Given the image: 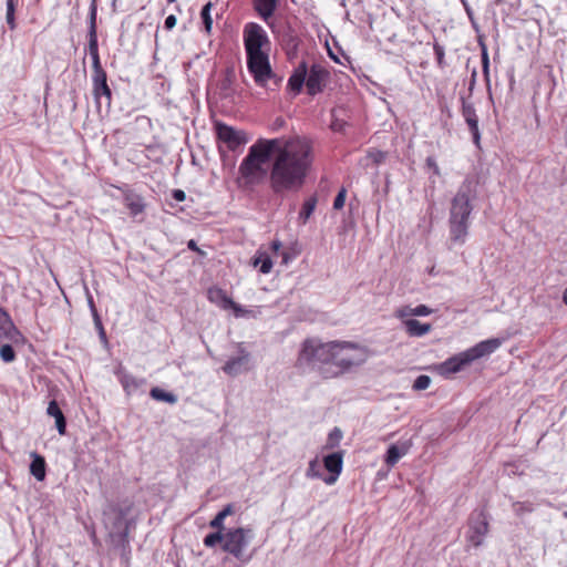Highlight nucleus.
Returning a JSON list of instances; mask_svg holds the SVG:
<instances>
[{"mask_svg": "<svg viewBox=\"0 0 567 567\" xmlns=\"http://www.w3.org/2000/svg\"><path fill=\"white\" fill-rule=\"evenodd\" d=\"M313 163V143L306 136L260 137L248 148L238 173L246 186L259 184L268 173L269 188L284 196L303 187Z\"/></svg>", "mask_w": 567, "mask_h": 567, "instance_id": "1", "label": "nucleus"}, {"mask_svg": "<svg viewBox=\"0 0 567 567\" xmlns=\"http://www.w3.org/2000/svg\"><path fill=\"white\" fill-rule=\"evenodd\" d=\"M368 359V349L351 341L322 342L318 338L302 341L296 368L301 373L316 372L322 379H336L352 368L363 364Z\"/></svg>", "mask_w": 567, "mask_h": 567, "instance_id": "2", "label": "nucleus"}, {"mask_svg": "<svg viewBox=\"0 0 567 567\" xmlns=\"http://www.w3.org/2000/svg\"><path fill=\"white\" fill-rule=\"evenodd\" d=\"M243 42L247 69L256 84L264 87L268 80L276 76L269 62L270 39L259 23L247 22L243 29Z\"/></svg>", "mask_w": 567, "mask_h": 567, "instance_id": "3", "label": "nucleus"}, {"mask_svg": "<svg viewBox=\"0 0 567 567\" xmlns=\"http://www.w3.org/2000/svg\"><path fill=\"white\" fill-rule=\"evenodd\" d=\"M132 509L133 502L126 498L118 503H109L103 511V520L110 543L125 560H128L131 555L130 532L136 525L135 519L128 518Z\"/></svg>", "mask_w": 567, "mask_h": 567, "instance_id": "4", "label": "nucleus"}, {"mask_svg": "<svg viewBox=\"0 0 567 567\" xmlns=\"http://www.w3.org/2000/svg\"><path fill=\"white\" fill-rule=\"evenodd\" d=\"M473 181L467 178L460 187L457 194L452 200L450 214L451 239L456 243H463L467 235L468 217L472 212L470 194L472 192Z\"/></svg>", "mask_w": 567, "mask_h": 567, "instance_id": "5", "label": "nucleus"}, {"mask_svg": "<svg viewBox=\"0 0 567 567\" xmlns=\"http://www.w3.org/2000/svg\"><path fill=\"white\" fill-rule=\"evenodd\" d=\"M496 349V339L482 341L474 347L460 352L437 365V371L443 377L457 373L470 365L474 360L492 353Z\"/></svg>", "mask_w": 567, "mask_h": 567, "instance_id": "6", "label": "nucleus"}, {"mask_svg": "<svg viewBox=\"0 0 567 567\" xmlns=\"http://www.w3.org/2000/svg\"><path fill=\"white\" fill-rule=\"evenodd\" d=\"M254 536L251 528L236 527L228 528L225 532V542L221 545V549L225 553L234 556L241 563H248L251 558L250 555H245V549L249 545Z\"/></svg>", "mask_w": 567, "mask_h": 567, "instance_id": "7", "label": "nucleus"}, {"mask_svg": "<svg viewBox=\"0 0 567 567\" xmlns=\"http://www.w3.org/2000/svg\"><path fill=\"white\" fill-rule=\"evenodd\" d=\"M215 132L217 140L224 143L230 152H236L248 142L244 131H237L235 127L223 122L215 123Z\"/></svg>", "mask_w": 567, "mask_h": 567, "instance_id": "8", "label": "nucleus"}, {"mask_svg": "<svg viewBox=\"0 0 567 567\" xmlns=\"http://www.w3.org/2000/svg\"><path fill=\"white\" fill-rule=\"evenodd\" d=\"M329 78L330 72L324 66L317 63L312 64L310 69H308L307 73V93L311 96H316L317 94L323 92Z\"/></svg>", "mask_w": 567, "mask_h": 567, "instance_id": "9", "label": "nucleus"}, {"mask_svg": "<svg viewBox=\"0 0 567 567\" xmlns=\"http://www.w3.org/2000/svg\"><path fill=\"white\" fill-rule=\"evenodd\" d=\"M92 86L96 107L101 109L104 101L106 110H110L112 104V91L107 84V74L105 71L92 73Z\"/></svg>", "mask_w": 567, "mask_h": 567, "instance_id": "10", "label": "nucleus"}, {"mask_svg": "<svg viewBox=\"0 0 567 567\" xmlns=\"http://www.w3.org/2000/svg\"><path fill=\"white\" fill-rule=\"evenodd\" d=\"M462 102V116L468 127V131L472 134L473 143L477 148H481V133L478 128V117L476 114V111L474 109V105L467 101L465 96H461Z\"/></svg>", "mask_w": 567, "mask_h": 567, "instance_id": "11", "label": "nucleus"}, {"mask_svg": "<svg viewBox=\"0 0 567 567\" xmlns=\"http://www.w3.org/2000/svg\"><path fill=\"white\" fill-rule=\"evenodd\" d=\"M487 529L488 524L485 514L483 512H474L468 520V540L474 546L481 545Z\"/></svg>", "mask_w": 567, "mask_h": 567, "instance_id": "12", "label": "nucleus"}, {"mask_svg": "<svg viewBox=\"0 0 567 567\" xmlns=\"http://www.w3.org/2000/svg\"><path fill=\"white\" fill-rule=\"evenodd\" d=\"M323 466L330 473L328 476L322 477L323 482L332 485L338 480L343 467V452H334L323 457Z\"/></svg>", "mask_w": 567, "mask_h": 567, "instance_id": "13", "label": "nucleus"}, {"mask_svg": "<svg viewBox=\"0 0 567 567\" xmlns=\"http://www.w3.org/2000/svg\"><path fill=\"white\" fill-rule=\"evenodd\" d=\"M249 359V352L245 349H240L239 355L228 359L221 369L226 374L236 377L248 370Z\"/></svg>", "mask_w": 567, "mask_h": 567, "instance_id": "14", "label": "nucleus"}, {"mask_svg": "<svg viewBox=\"0 0 567 567\" xmlns=\"http://www.w3.org/2000/svg\"><path fill=\"white\" fill-rule=\"evenodd\" d=\"M412 447V442L410 440L401 441L395 444H391L385 453L384 462L389 467H393L399 460L408 454L410 449Z\"/></svg>", "mask_w": 567, "mask_h": 567, "instance_id": "15", "label": "nucleus"}, {"mask_svg": "<svg viewBox=\"0 0 567 567\" xmlns=\"http://www.w3.org/2000/svg\"><path fill=\"white\" fill-rule=\"evenodd\" d=\"M308 73V64L306 61H301L298 66L293 70L292 74L288 79V87L295 93L299 94L306 84Z\"/></svg>", "mask_w": 567, "mask_h": 567, "instance_id": "16", "label": "nucleus"}, {"mask_svg": "<svg viewBox=\"0 0 567 567\" xmlns=\"http://www.w3.org/2000/svg\"><path fill=\"white\" fill-rule=\"evenodd\" d=\"M279 0H252V8L268 25L269 20L272 18L277 10Z\"/></svg>", "mask_w": 567, "mask_h": 567, "instance_id": "17", "label": "nucleus"}, {"mask_svg": "<svg viewBox=\"0 0 567 567\" xmlns=\"http://www.w3.org/2000/svg\"><path fill=\"white\" fill-rule=\"evenodd\" d=\"M207 298L210 302L224 310H228L230 307L235 306V301L227 295V292L218 287L209 288L207 291Z\"/></svg>", "mask_w": 567, "mask_h": 567, "instance_id": "18", "label": "nucleus"}, {"mask_svg": "<svg viewBox=\"0 0 567 567\" xmlns=\"http://www.w3.org/2000/svg\"><path fill=\"white\" fill-rule=\"evenodd\" d=\"M48 415L55 419V426L60 435H64L66 432V420L55 400L50 401L48 409Z\"/></svg>", "mask_w": 567, "mask_h": 567, "instance_id": "19", "label": "nucleus"}, {"mask_svg": "<svg viewBox=\"0 0 567 567\" xmlns=\"http://www.w3.org/2000/svg\"><path fill=\"white\" fill-rule=\"evenodd\" d=\"M403 326L410 337H423L432 330L430 323H422L416 319H406L403 321Z\"/></svg>", "mask_w": 567, "mask_h": 567, "instance_id": "20", "label": "nucleus"}, {"mask_svg": "<svg viewBox=\"0 0 567 567\" xmlns=\"http://www.w3.org/2000/svg\"><path fill=\"white\" fill-rule=\"evenodd\" d=\"M30 456L32 458L30 464V473L37 478V481H44L47 475L45 458L37 452H32Z\"/></svg>", "mask_w": 567, "mask_h": 567, "instance_id": "21", "label": "nucleus"}, {"mask_svg": "<svg viewBox=\"0 0 567 567\" xmlns=\"http://www.w3.org/2000/svg\"><path fill=\"white\" fill-rule=\"evenodd\" d=\"M116 374L127 395L134 393L144 383L143 379H137L125 371H118Z\"/></svg>", "mask_w": 567, "mask_h": 567, "instance_id": "22", "label": "nucleus"}, {"mask_svg": "<svg viewBox=\"0 0 567 567\" xmlns=\"http://www.w3.org/2000/svg\"><path fill=\"white\" fill-rule=\"evenodd\" d=\"M124 203L132 216H137L145 209L143 197L133 192H127L124 194Z\"/></svg>", "mask_w": 567, "mask_h": 567, "instance_id": "23", "label": "nucleus"}, {"mask_svg": "<svg viewBox=\"0 0 567 567\" xmlns=\"http://www.w3.org/2000/svg\"><path fill=\"white\" fill-rule=\"evenodd\" d=\"M388 153L384 151L370 148L363 158L360 159V165L364 168L369 166H379L385 162Z\"/></svg>", "mask_w": 567, "mask_h": 567, "instance_id": "24", "label": "nucleus"}, {"mask_svg": "<svg viewBox=\"0 0 567 567\" xmlns=\"http://www.w3.org/2000/svg\"><path fill=\"white\" fill-rule=\"evenodd\" d=\"M21 338V332L17 329L11 319H9L8 321L0 326V342H18Z\"/></svg>", "mask_w": 567, "mask_h": 567, "instance_id": "25", "label": "nucleus"}, {"mask_svg": "<svg viewBox=\"0 0 567 567\" xmlns=\"http://www.w3.org/2000/svg\"><path fill=\"white\" fill-rule=\"evenodd\" d=\"M89 39V45H87V50H89V54L91 56V60H92V69H93V72H101V71H105L101 64V60H100V53H99V42H97V37H87Z\"/></svg>", "mask_w": 567, "mask_h": 567, "instance_id": "26", "label": "nucleus"}, {"mask_svg": "<svg viewBox=\"0 0 567 567\" xmlns=\"http://www.w3.org/2000/svg\"><path fill=\"white\" fill-rule=\"evenodd\" d=\"M318 199L315 195L308 197L301 207V210L298 215V221L301 225H306L310 216L313 214L316 206H317Z\"/></svg>", "mask_w": 567, "mask_h": 567, "instance_id": "27", "label": "nucleus"}, {"mask_svg": "<svg viewBox=\"0 0 567 567\" xmlns=\"http://www.w3.org/2000/svg\"><path fill=\"white\" fill-rule=\"evenodd\" d=\"M234 513H235V506L233 504H227L209 522V527L213 529H225V524H224L225 518L229 515H233Z\"/></svg>", "mask_w": 567, "mask_h": 567, "instance_id": "28", "label": "nucleus"}, {"mask_svg": "<svg viewBox=\"0 0 567 567\" xmlns=\"http://www.w3.org/2000/svg\"><path fill=\"white\" fill-rule=\"evenodd\" d=\"M254 266H259V271L266 275L269 274L272 269V260L267 252L258 251L254 258Z\"/></svg>", "mask_w": 567, "mask_h": 567, "instance_id": "29", "label": "nucleus"}, {"mask_svg": "<svg viewBox=\"0 0 567 567\" xmlns=\"http://www.w3.org/2000/svg\"><path fill=\"white\" fill-rule=\"evenodd\" d=\"M150 395L152 399L156 401H162L169 404H175L177 402V396L174 393L167 392L158 386L152 388L150 391Z\"/></svg>", "mask_w": 567, "mask_h": 567, "instance_id": "30", "label": "nucleus"}, {"mask_svg": "<svg viewBox=\"0 0 567 567\" xmlns=\"http://www.w3.org/2000/svg\"><path fill=\"white\" fill-rule=\"evenodd\" d=\"M225 529H215L214 533L207 534L204 539L203 544L207 548H214L217 544H221L225 542Z\"/></svg>", "mask_w": 567, "mask_h": 567, "instance_id": "31", "label": "nucleus"}, {"mask_svg": "<svg viewBox=\"0 0 567 567\" xmlns=\"http://www.w3.org/2000/svg\"><path fill=\"white\" fill-rule=\"evenodd\" d=\"M20 0H6V21L10 30H14L17 28L16 23V10L19 6Z\"/></svg>", "mask_w": 567, "mask_h": 567, "instance_id": "32", "label": "nucleus"}, {"mask_svg": "<svg viewBox=\"0 0 567 567\" xmlns=\"http://www.w3.org/2000/svg\"><path fill=\"white\" fill-rule=\"evenodd\" d=\"M96 16H97V4L96 0H92V3L90 6V13H89V30H87V37H97L96 31Z\"/></svg>", "mask_w": 567, "mask_h": 567, "instance_id": "33", "label": "nucleus"}, {"mask_svg": "<svg viewBox=\"0 0 567 567\" xmlns=\"http://www.w3.org/2000/svg\"><path fill=\"white\" fill-rule=\"evenodd\" d=\"M212 7H213V3L212 2H207L202 8V11H200V18H202V21H203V24H204V29H205V31L208 34L210 33L212 27H213V19H212V16H210Z\"/></svg>", "mask_w": 567, "mask_h": 567, "instance_id": "34", "label": "nucleus"}, {"mask_svg": "<svg viewBox=\"0 0 567 567\" xmlns=\"http://www.w3.org/2000/svg\"><path fill=\"white\" fill-rule=\"evenodd\" d=\"M526 465L523 462H513L504 464V474L512 475H523L525 473Z\"/></svg>", "mask_w": 567, "mask_h": 567, "instance_id": "35", "label": "nucleus"}, {"mask_svg": "<svg viewBox=\"0 0 567 567\" xmlns=\"http://www.w3.org/2000/svg\"><path fill=\"white\" fill-rule=\"evenodd\" d=\"M433 51L436 60V64L440 69H445L447 66V62L445 60V49L439 42L433 43Z\"/></svg>", "mask_w": 567, "mask_h": 567, "instance_id": "36", "label": "nucleus"}, {"mask_svg": "<svg viewBox=\"0 0 567 567\" xmlns=\"http://www.w3.org/2000/svg\"><path fill=\"white\" fill-rule=\"evenodd\" d=\"M482 68H483V73H484V76L487 81V89H488V95H489V100L493 102V94H492V91H491V85H489V72H488V68H489V61H488V54L486 52V49L485 47H483L482 49Z\"/></svg>", "mask_w": 567, "mask_h": 567, "instance_id": "37", "label": "nucleus"}, {"mask_svg": "<svg viewBox=\"0 0 567 567\" xmlns=\"http://www.w3.org/2000/svg\"><path fill=\"white\" fill-rule=\"evenodd\" d=\"M0 358L6 363L14 361L16 352L11 344L6 343L0 347Z\"/></svg>", "mask_w": 567, "mask_h": 567, "instance_id": "38", "label": "nucleus"}, {"mask_svg": "<svg viewBox=\"0 0 567 567\" xmlns=\"http://www.w3.org/2000/svg\"><path fill=\"white\" fill-rule=\"evenodd\" d=\"M342 439V432L339 427H334L328 435L327 449H333L337 445H339L340 441Z\"/></svg>", "mask_w": 567, "mask_h": 567, "instance_id": "39", "label": "nucleus"}, {"mask_svg": "<svg viewBox=\"0 0 567 567\" xmlns=\"http://www.w3.org/2000/svg\"><path fill=\"white\" fill-rule=\"evenodd\" d=\"M431 384V378L425 374L419 375L413 383V390L422 391L426 390Z\"/></svg>", "mask_w": 567, "mask_h": 567, "instance_id": "40", "label": "nucleus"}, {"mask_svg": "<svg viewBox=\"0 0 567 567\" xmlns=\"http://www.w3.org/2000/svg\"><path fill=\"white\" fill-rule=\"evenodd\" d=\"M346 197H347V190L344 187H342L333 200V208L336 210H339L344 206Z\"/></svg>", "mask_w": 567, "mask_h": 567, "instance_id": "41", "label": "nucleus"}, {"mask_svg": "<svg viewBox=\"0 0 567 567\" xmlns=\"http://www.w3.org/2000/svg\"><path fill=\"white\" fill-rule=\"evenodd\" d=\"M513 508L517 515H523L524 513H530L534 509L533 505L530 503H520V502L514 503Z\"/></svg>", "mask_w": 567, "mask_h": 567, "instance_id": "42", "label": "nucleus"}, {"mask_svg": "<svg viewBox=\"0 0 567 567\" xmlns=\"http://www.w3.org/2000/svg\"><path fill=\"white\" fill-rule=\"evenodd\" d=\"M414 316V308L404 306L395 310V317L403 319L405 317Z\"/></svg>", "mask_w": 567, "mask_h": 567, "instance_id": "43", "label": "nucleus"}, {"mask_svg": "<svg viewBox=\"0 0 567 567\" xmlns=\"http://www.w3.org/2000/svg\"><path fill=\"white\" fill-rule=\"evenodd\" d=\"M425 165L429 169H432L433 174L439 176L440 175V167L435 161V158L433 156H429L426 159H425Z\"/></svg>", "mask_w": 567, "mask_h": 567, "instance_id": "44", "label": "nucleus"}, {"mask_svg": "<svg viewBox=\"0 0 567 567\" xmlns=\"http://www.w3.org/2000/svg\"><path fill=\"white\" fill-rule=\"evenodd\" d=\"M432 312H433V310L425 305H419V306L414 307V316H416V317L429 316Z\"/></svg>", "mask_w": 567, "mask_h": 567, "instance_id": "45", "label": "nucleus"}, {"mask_svg": "<svg viewBox=\"0 0 567 567\" xmlns=\"http://www.w3.org/2000/svg\"><path fill=\"white\" fill-rule=\"evenodd\" d=\"M93 320H94L95 328H96V329H97V331H99L100 338H101L103 341H106V332H105V330H104V327H103V323H102L101 317H100V316H95V318H93Z\"/></svg>", "mask_w": 567, "mask_h": 567, "instance_id": "46", "label": "nucleus"}, {"mask_svg": "<svg viewBox=\"0 0 567 567\" xmlns=\"http://www.w3.org/2000/svg\"><path fill=\"white\" fill-rule=\"evenodd\" d=\"M176 17L174 14L168 16L165 19L164 27L166 30H172L176 25Z\"/></svg>", "mask_w": 567, "mask_h": 567, "instance_id": "47", "label": "nucleus"}, {"mask_svg": "<svg viewBox=\"0 0 567 567\" xmlns=\"http://www.w3.org/2000/svg\"><path fill=\"white\" fill-rule=\"evenodd\" d=\"M87 303L92 313V317L95 318V316H100L97 312V309L95 307L94 300L92 295L87 291Z\"/></svg>", "mask_w": 567, "mask_h": 567, "instance_id": "48", "label": "nucleus"}, {"mask_svg": "<svg viewBox=\"0 0 567 567\" xmlns=\"http://www.w3.org/2000/svg\"><path fill=\"white\" fill-rule=\"evenodd\" d=\"M231 310H234V313L237 318L245 317L247 315V310L244 309L240 305L235 302V306L230 307Z\"/></svg>", "mask_w": 567, "mask_h": 567, "instance_id": "49", "label": "nucleus"}, {"mask_svg": "<svg viewBox=\"0 0 567 567\" xmlns=\"http://www.w3.org/2000/svg\"><path fill=\"white\" fill-rule=\"evenodd\" d=\"M316 465H317V460L310 461L309 468L307 471L308 477H321V475L319 473H315Z\"/></svg>", "mask_w": 567, "mask_h": 567, "instance_id": "50", "label": "nucleus"}, {"mask_svg": "<svg viewBox=\"0 0 567 567\" xmlns=\"http://www.w3.org/2000/svg\"><path fill=\"white\" fill-rule=\"evenodd\" d=\"M172 197L177 202H184L186 198V194L182 189H174L172 192Z\"/></svg>", "mask_w": 567, "mask_h": 567, "instance_id": "51", "label": "nucleus"}, {"mask_svg": "<svg viewBox=\"0 0 567 567\" xmlns=\"http://www.w3.org/2000/svg\"><path fill=\"white\" fill-rule=\"evenodd\" d=\"M346 125V122L340 120H334L331 123V130L334 132H341Z\"/></svg>", "mask_w": 567, "mask_h": 567, "instance_id": "52", "label": "nucleus"}, {"mask_svg": "<svg viewBox=\"0 0 567 567\" xmlns=\"http://www.w3.org/2000/svg\"><path fill=\"white\" fill-rule=\"evenodd\" d=\"M187 248L193 251L202 254V250L198 248V246L194 239L188 240Z\"/></svg>", "mask_w": 567, "mask_h": 567, "instance_id": "53", "label": "nucleus"}, {"mask_svg": "<svg viewBox=\"0 0 567 567\" xmlns=\"http://www.w3.org/2000/svg\"><path fill=\"white\" fill-rule=\"evenodd\" d=\"M10 318V316L8 315L7 311H4L1 307H0V326L3 324L6 321H8Z\"/></svg>", "mask_w": 567, "mask_h": 567, "instance_id": "54", "label": "nucleus"}, {"mask_svg": "<svg viewBox=\"0 0 567 567\" xmlns=\"http://www.w3.org/2000/svg\"><path fill=\"white\" fill-rule=\"evenodd\" d=\"M282 247V244L280 240L276 239V240H272L271 245H270V248L274 252H277L279 251V249Z\"/></svg>", "mask_w": 567, "mask_h": 567, "instance_id": "55", "label": "nucleus"}, {"mask_svg": "<svg viewBox=\"0 0 567 567\" xmlns=\"http://www.w3.org/2000/svg\"><path fill=\"white\" fill-rule=\"evenodd\" d=\"M475 75H476V72L474 71L473 74H472V81L470 83V86H468V90L472 91L473 87H474V84H475Z\"/></svg>", "mask_w": 567, "mask_h": 567, "instance_id": "56", "label": "nucleus"}, {"mask_svg": "<svg viewBox=\"0 0 567 567\" xmlns=\"http://www.w3.org/2000/svg\"><path fill=\"white\" fill-rule=\"evenodd\" d=\"M563 301L565 305H567V288L563 292Z\"/></svg>", "mask_w": 567, "mask_h": 567, "instance_id": "57", "label": "nucleus"}, {"mask_svg": "<svg viewBox=\"0 0 567 567\" xmlns=\"http://www.w3.org/2000/svg\"><path fill=\"white\" fill-rule=\"evenodd\" d=\"M288 259H289L288 254H287V252H284V255H282V261H284V262H288Z\"/></svg>", "mask_w": 567, "mask_h": 567, "instance_id": "58", "label": "nucleus"}, {"mask_svg": "<svg viewBox=\"0 0 567 567\" xmlns=\"http://www.w3.org/2000/svg\"><path fill=\"white\" fill-rule=\"evenodd\" d=\"M176 0H167L168 3H173L175 2Z\"/></svg>", "mask_w": 567, "mask_h": 567, "instance_id": "59", "label": "nucleus"}, {"mask_svg": "<svg viewBox=\"0 0 567 567\" xmlns=\"http://www.w3.org/2000/svg\"><path fill=\"white\" fill-rule=\"evenodd\" d=\"M564 515L567 517V512H565V514H564Z\"/></svg>", "mask_w": 567, "mask_h": 567, "instance_id": "60", "label": "nucleus"}, {"mask_svg": "<svg viewBox=\"0 0 567 567\" xmlns=\"http://www.w3.org/2000/svg\"><path fill=\"white\" fill-rule=\"evenodd\" d=\"M53 567H56V565H53Z\"/></svg>", "mask_w": 567, "mask_h": 567, "instance_id": "61", "label": "nucleus"}]
</instances>
